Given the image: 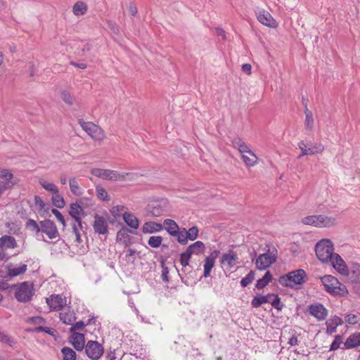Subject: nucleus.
I'll return each instance as SVG.
<instances>
[{"mask_svg": "<svg viewBox=\"0 0 360 360\" xmlns=\"http://www.w3.org/2000/svg\"><path fill=\"white\" fill-rule=\"evenodd\" d=\"M91 173L96 177L114 181L133 180L137 176L134 173H120L114 170L98 168L93 169Z\"/></svg>", "mask_w": 360, "mask_h": 360, "instance_id": "nucleus-1", "label": "nucleus"}, {"mask_svg": "<svg viewBox=\"0 0 360 360\" xmlns=\"http://www.w3.org/2000/svg\"><path fill=\"white\" fill-rule=\"evenodd\" d=\"M321 282L326 291L333 295L345 296L348 294L346 286L331 275H326L322 277Z\"/></svg>", "mask_w": 360, "mask_h": 360, "instance_id": "nucleus-2", "label": "nucleus"}, {"mask_svg": "<svg viewBox=\"0 0 360 360\" xmlns=\"http://www.w3.org/2000/svg\"><path fill=\"white\" fill-rule=\"evenodd\" d=\"M333 244L329 239H322L315 246L318 259L322 262H329L335 253L333 252Z\"/></svg>", "mask_w": 360, "mask_h": 360, "instance_id": "nucleus-3", "label": "nucleus"}, {"mask_svg": "<svg viewBox=\"0 0 360 360\" xmlns=\"http://www.w3.org/2000/svg\"><path fill=\"white\" fill-rule=\"evenodd\" d=\"M302 222L306 225L316 227H330L336 224V219L333 217L324 214L311 215L304 217Z\"/></svg>", "mask_w": 360, "mask_h": 360, "instance_id": "nucleus-4", "label": "nucleus"}, {"mask_svg": "<svg viewBox=\"0 0 360 360\" xmlns=\"http://www.w3.org/2000/svg\"><path fill=\"white\" fill-rule=\"evenodd\" d=\"M15 297L18 302H28L34 294L33 285L27 281L14 285Z\"/></svg>", "mask_w": 360, "mask_h": 360, "instance_id": "nucleus-5", "label": "nucleus"}, {"mask_svg": "<svg viewBox=\"0 0 360 360\" xmlns=\"http://www.w3.org/2000/svg\"><path fill=\"white\" fill-rule=\"evenodd\" d=\"M266 248H268L266 252L260 255L255 261L256 266L259 270L266 269L277 259V250L274 247L271 248L269 245Z\"/></svg>", "mask_w": 360, "mask_h": 360, "instance_id": "nucleus-6", "label": "nucleus"}, {"mask_svg": "<svg viewBox=\"0 0 360 360\" xmlns=\"http://www.w3.org/2000/svg\"><path fill=\"white\" fill-rule=\"evenodd\" d=\"M306 275L303 269H298L291 271L285 276L279 278L278 282L281 285L286 287H292L295 284L304 283V276Z\"/></svg>", "mask_w": 360, "mask_h": 360, "instance_id": "nucleus-7", "label": "nucleus"}, {"mask_svg": "<svg viewBox=\"0 0 360 360\" xmlns=\"http://www.w3.org/2000/svg\"><path fill=\"white\" fill-rule=\"evenodd\" d=\"M79 124L94 140L103 141L105 138L104 131L98 125L91 122H84L82 120H79Z\"/></svg>", "mask_w": 360, "mask_h": 360, "instance_id": "nucleus-8", "label": "nucleus"}, {"mask_svg": "<svg viewBox=\"0 0 360 360\" xmlns=\"http://www.w3.org/2000/svg\"><path fill=\"white\" fill-rule=\"evenodd\" d=\"M85 352L89 358L97 360L103 355L104 349L102 345L98 342L89 341L85 346Z\"/></svg>", "mask_w": 360, "mask_h": 360, "instance_id": "nucleus-9", "label": "nucleus"}, {"mask_svg": "<svg viewBox=\"0 0 360 360\" xmlns=\"http://www.w3.org/2000/svg\"><path fill=\"white\" fill-rule=\"evenodd\" d=\"M41 232L44 233L49 239H55L59 237V232L55 223L50 219L39 221Z\"/></svg>", "mask_w": 360, "mask_h": 360, "instance_id": "nucleus-10", "label": "nucleus"}, {"mask_svg": "<svg viewBox=\"0 0 360 360\" xmlns=\"http://www.w3.org/2000/svg\"><path fill=\"white\" fill-rule=\"evenodd\" d=\"M46 304L52 311H60L67 304L66 297L60 295L53 294L46 299Z\"/></svg>", "mask_w": 360, "mask_h": 360, "instance_id": "nucleus-11", "label": "nucleus"}, {"mask_svg": "<svg viewBox=\"0 0 360 360\" xmlns=\"http://www.w3.org/2000/svg\"><path fill=\"white\" fill-rule=\"evenodd\" d=\"M238 259L237 254L230 250L229 252L222 255L220 262L226 270L230 271L237 264Z\"/></svg>", "mask_w": 360, "mask_h": 360, "instance_id": "nucleus-12", "label": "nucleus"}, {"mask_svg": "<svg viewBox=\"0 0 360 360\" xmlns=\"http://www.w3.org/2000/svg\"><path fill=\"white\" fill-rule=\"evenodd\" d=\"M94 230L96 233L105 235L108 232V225L106 219L98 214H95L93 224Z\"/></svg>", "mask_w": 360, "mask_h": 360, "instance_id": "nucleus-13", "label": "nucleus"}, {"mask_svg": "<svg viewBox=\"0 0 360 360\" xmlns=\"http://www.w3.org/2000/svg\"><path fill=\"white\" fill-rule=\"evenodd\" d=\"M170 210V205L167 200L156 202L151 207L150 212L154 217H160Z\"/></svg>", "mask_w": 360, "mask_h": 360, "instance_id": "nucleus-14", "label": "nucleus"}, {"mask_svg": "<svg viewBox=\"0 0 360 360\" xmlns=\"http://www.w3.org/2000/svg\"><path fill=\"white\" fill-rule=\"evenodd\" d=\"M219 253V250H215L212 251L209 256L205 257L203 274L205 278H207L210 276V272L214 266L215 259L218 257Z\"/></svg>", "mask_w": 360, "mask_h": 360, "instance_id": "nucleus-15", "label": "nucleus"}, {"mask_svg": "<svg viewBox=\"0 0 360 360\" xmlns=\"http://www.w3.org/2000/svg\"><path fill=\"white\" fill-rule=\"evenodd\" d=\"M84 213V209L77 202L71 203L69 214L75 219L73 223L77 224L80 229L83 228L80 215Z\"/></svg>", "mask_w": 360, "mask_h": 360, "instance_id": "nucleus-16", "label": "nucleus"}, {"mask_svg": "<svg viewBox=\"0 0 360 360\" xmlns=\"http://www.w3.org/2000/svg\"><path fill=\"white\" fill-rule=\"evenodd\" d=\"M331 265L342 275L348 274V269L345 264V261L341 258L338 254H335L333 259L329 262Z\"/></svg>", "mask_w": 360, "mask_h": 360, "instance_id": "nucleus-17", "label": "nucleus"}, {"mask_svg": "<svg viewBox=\"0 0 360 360\" xmlns=\"http://www.w3.org/2000/svg\"><path fill=\"white\" fill-rule=\"evenodd\" d=\"M70 342L76 350L82 351L84 348V335L74 332L70 337Z\"/></svg>", "mask_w": 360, "mask_h": 360, "instance_id": "nucleus-18", "label": "nucleus"}, {"mask_svg": "<svg viewBox=\"0 0 360 360\" xmlns=\"http://www.w3.org/2000/svg\"><path fill=\"white\" fill-rule=\"evenodd\" d=\"M163 230L162 224L156 221H146L143 224L141 231L143 233H153Z\"/></svg>", "mask_w": 360, "mask_h": 360, "instance_id": "nucleus-19", "label": "nucleus"}, {"mask_svg": "<svg viewBox=\"0 0 360 360\" xmlns=\"http://www.w3.org/2000/svg\"><path fill=\"white\" fill-rule=\"evenodd\" d=\"M343 321L340 316H333L331 319L326 320V333L328 335H332L336 332L337 327L342 324Z\"/></svg>", "mask_w": 360, "mask_h": 360, "instance_id": "nucleus-20", "label": "nucleus"}, {"mask_svg": "<svg viewBox=\"0 0 360 360\" xmlns=\"http://www.w3.org/2000/svg\"><path fill=\"white\" fill-rule=\"evenodd\" d=\"M162 226L163 229L166 230V231L172 236H176L178 233L177 231L180 229L176 222L171 219H165Z\"/></svg>", "mask_w": 360, "mask_h": 360, "instance_id": "nucleus-21", "label": "nucleus"}, {"mask_svg": "<svg viewBox=\"0 0 360 360\" xmlns=\"http://www.w3.org/2000/svg\"><path fill=\"white\" fill-rule=\"evenodd\" d=\"M345 349H352L360 346V333L351 334L344 343Z\"/></svg>", "mask_w": 360, "mask_h": 360, "instance_id": "nucleus-22", "label": "nucleus"}, {"mask_svg": "<svg viewBox=\"0 0 360 360\" xmlns=\"http://www.w3.org/2000/svg\"><path fill=\"white\" fill-rule=\"evenodd\" d=\"M258 20L263 25L270 27H275L276 26V22L271 15V14L268 12H262L259 13L257 16Z\"/></svg>", "mask_w": 360, "mask_h": 360, "instance_id": "nucleus-23", "label": "nucleus"}, {"mask_svg": "<svg viewBox=\"0 0 360 360\" xmlns=\"http://www.w3.org/2000/svg\"><path fill=\"white\" fill-rule=\"evenodd\" d=\"M188 253L192 255H200L205 250V244L202 241H196L187 247L186 250Z\"/></svg>", "mask_w": 360, "mask_h": 360, "instance_id": "nucleus-24", "label": "nucleus"}, {"mask_svg": "<svg viewBox=\"0 0 360 360\" xmlns=\"http://www.w3.org/2000/svg\"><path fill=\"white\" fill-rule=\"evenodd\" d=\"M347 275L352 283H360V264H352Z\"/></svg>", "mask_w": 360, "mask_h": 360, "instance_id": "nucleus-25", "label": "nucleus"}, {"mask_svg": "<svg viewBox=\"0 0 360 360\" xmlns=\"http://www.w3.org/2000/svg\"><path fill=\"white\" fill-rule=\"evenodd\" d=\"M17 246V243L14 237L5 235L0 238V248H14Z\"/></svg>", "mask_w": 360, "mask_h": 360, "instance_id": "nucleus-26", "label": "nucleus"}, {"mask_svg": "<svg viewBox=\"0 0 360 360\" xmlns=\"http://www.w3.org/2000/svg\"><path fill=\"white\" fill-rule=\"evenodd\" d=\"M310 315H327L328 311L323 304L316 302L308 307Z\"/></svg>", "mask_w": 360, "mask_h": 360, "instance_id": "nucleus-27", "label": "nucleus"}, {"mask_svg": "<svg viewBox=\"0 0 360 360\" xmlns=\"http://www.w3.org/2000/svg\"><path fill=\"white\" fill-rule=\"evenodd\" d=\"M123 219L125 223L131 228L137 229L139 226V221L138 218L133 214L125 212L123 214Z\"/></svg>", "mask_w": 360, "mask_h": 360, "instance_id": "nucleus-28", "label": "nucleus"}, {"mask_svg": "<svg viewBox=\"0 0 360 360\" xmlns=\"http://www.w3.org/2000/svg\"><path fill=\"white\" fill-rule=\"evenodd\" d=\"M129 232V231L126 228H123L120 230L117 233V240L124 243L126 245H129L131 240V238L128 234ZM130 233H133L132 231H130Z\"/></svg>", "mask_w": 360, "mask_h": 360, "instance_id": "nucleus-29", "label": "nucleus"}, {"mask_svg": "<svg viewBox=\"0 0 360 360\" xmlns=\"http://www.w3.org/2000/svg\"><path fill=\"white\" fill-rule=\"evenodd\" d=\"M305 120L304 125L307 129L311 130L314 127V118L311 111L308 109L307 104H304Z\"/></svg>", "mask_w": 360, "mask_h": 360, "instance_id": "nucleus-30", "label": "nucleus"}, {"mask_svg": "<svg viewBox=\"0 0 360 360\" xmlns=\"http://www.w3.org/2000/svg\"><path fill=\"white\" fill-rule=\"evenodd\" d=\"M248 155H246L245 153L242 155V159L243 162L248 167L255 165L257 163V157L252 151H251L250 153H248Z\"/></svg>", "mask_w": 360, "mask_h": 360, "instance_id": "nucleus-31", "label": "nucleus"}, {"mask_svg": "<svg viewBox=\"0 0 360 360\" xmlns=\"http://www.w3.org/2000/svg\"><path fill=\"white\" fill-rule=\"evenodd\" d=\"M87 11V6L83 1H77L72 8V12L75 15H84Z\"/></svg>", "mask_w": 360, "mask_h": 360, "instance_id": "nucleus-32", "label": "nucleus"}, {"mask_svg": "<svg viewBox=\"0 0 360 360\" xmlns=\"http://www.w3.org/2000/svg\"><path fill=\"white\" fill-rule=\"evenodd\" d=\"M272 276L269 271H266L264 276L259 279L256 283V288L258 289H262L271 282Z\"/></svg>", "mask_w": 360, "mask_h": 360, "instance_id": "nucleus-33", "label": "nucleus"}, {"mask_svg": "<svg viewBox=\"0 0 360 360\" xmlns=\"http://www.w3.org/2000/svg\"><path fill=\"white\" fill-rule=\"evenodd\" d=\"M191 257V255L186 250L182 252L180 255V263L182 266L181 271L183 273H186L187 270V266L189 264Z\"/></svg>", "mask_w": 360, "mask_h": 360, "instance_id": "nucleus-34", "label": "nucleus"}, {"mask_svg": "<svg viewBox=\"0 0 360 360\" xmlns=\"http://www.w3.org/2000/svg\"><path fill=\"white\" fill-rule=\"evenodd\" d=\"M61 352L63 354V360H75L76 353L75 352L70 348L65 347L62 349Z\"/></svg>", "mask_w": 360, "mask_h": 360, "instance_id": "nucleus-35", "label": "nucleus"}, {"mask_svg": "<svg viewBox=\"0 0 360 360\" xmlns=\"http://www.w3.org/2000/svg\"><path fill=\"white\" fill-rule=\"evenodd\" d=\"M52 202L55 207L60 209L63 208L65 205L63 197L59 194V192L53 194Z\"/></svg>", "mask_w": 360, "mask_h": 360, "instance_id": "nucleus-36", "label": "nucleus"}, {"mask_svg": "<svg viewBox=\"0 0 360 360\" xmlns=\"http://www.w3.org/2000/svg\"><path fill=\"white\" fill-rule=\"evenodd\" d=\"M27 265L23 264L19 266L18 267L9 269L8 274L11 277L17 276L18 275L24 274L27 270Z\"/></svg>", "mask_w": 360, "mask_h": 360, "instance_id": "nucleus-37", "label": "nucleus"}, {"mask_svg": "<svg viewBox=\"0 0 360 360\" xmlns=\"http://www.w3.org/2000/svg\"><path fill=\"white\" fill-rule=\"evenodd\" d=\"M162 240L163 238L160 236H153L149 238L148 244L151 248H158L161 245Z\"/></svg>", "mask_w": 360, "mask_h": 360, "instance_id": "nucleus-38", "label": "nucleus"}, {"mask_svg": "<svg viewBox=\"0 0 360 360\" xmlns=\"http://www.w3.org/2000/svg\"><path fill=\"white\" fill-rule=\"evenodd\" d=\"M269 303L271 307H274L278 310H281L283 307V304L281 302V299L278 295L271 294L269 298Z\"/></svg>", "mask_w": 360, "mask_h": 360, "instance_id": "nucleus-39", "label": "nucleus"}, {"mask_svg": "<svg viewBox=\"0 0 360 360\" xmlns=\"http://www.w3.org/2000/svg\"><path fill=\"white\" fill-rule=\"evenodd\" d=\"M96 192L97 197L103 201L110 200L109 195L106 190L101 186H97L96 188Z\"/></svg>", "mask_w": 360, "mask_h": 360, "instance_id": "nucleus-40", "label": "nucleus"}, {"mask_svg": "<svg viewBox=\"0 0 360 360\" xmlns=\"http://www.w3.org/2000/svg\"><path fill=\"white\" fill-rule=\"evenodd\" d=\"M28 332H45L52 336L55 335L56 330L52 328L39 326L34 328H28L27 329Z\"/></svg>", "mask_w": 360, "mask_h": 360, "instance_id": "nucleus-41", "label": "nucleus"}, {"mask_svg": "<svg viewBox=\"0 0 360 360\" xmlns=\"http://www.w3.org/2000/svg\"><path fill=\"white\" fill-rule=\"evenodd\" d=\"M39 184L44 189L51 192L53 194L58 193V189L53 183H49L44 180H40Z\"/></svg>", "mask_w": 360, "mask_h": 360, "instance_id": "nucleus-42", "label": "nucleus"}, {"mask_svg": "<svg viewBox=\"0 0 360 360\" xmlns=\"http://www.w3.org/2000/svg\"><path fill=\"white\" fill-rule=\"evenodd\" d=\"M26 227L34 231L36 234H38L39 232H41V225L37 224L35 220L32 219L27 220L26 223Z\"/></svg>", "mask_w": 360, "mask_h": 360, "instance_id": "nucleus-43", "label": "nucleus"}, {"mask_svg": "<svg viewBox=\"0 0 360 360\" xmlns=\"http://www.w3.org/2000/svg\"><path fill=\"white\" fill-rule=\"evenodd\" d=\"M176 236L177 237V241L181 245H186L188 243V238L186 236V229L183 228L177 231Z\"/></svg>", "mask_w": 360, "mask_h": 360, "instance_id": "nucleus-44", "label": "nucleus"}, {"mask_svg": "<svg viewBox=\"0 0 360 360\" xmlns=\"http://www.w3.org/2000/svg\"><path fill=\"white\" fill-rule=\"evenodd\" d=\"M289 334L290 335V337L288 339V344L290 346H295L298 345V338L300 335V333H298L295 330H290L289 331Z\"/></svg>", "mask_w": 360, "mask_h": 360, "instance_id": "nucleus-45", "label": "nucleus"}, {"mask_svg": "<svg viewBox=\"0 0 360 360\" xmlns=\"http://www.w3.org/2000/svg\"><path fill=\"white\" fill-rule=\"evenodd\" d=\"M198 232L199 230L196 226L191 227L188 230L186 229V236L190 240H195L198 238Z\"/></svg>", "mask_w": 360, "mask_h": 360, "instance_id": "nucleus-46", "label": "nucleus"}, {"mask_svg": "<svg viewBox=\"0 0 360 360\" xmlns=\"http://www.w3.org/2000/svg\"><path fill=\"white\" fill-rule=\"evenodd\" d=\"M69 184H70V188L71 192L73 194H75L76 195H79L82 194L79 184L75 178L70 179Z\"/></svg>", "mask_w": 360, "mask_h": 360, "instance_id": "nucleus-47", "label": "nucleus"}, {"mask_svg": "<svg viewBox=\"0 0 360 360\" xmlns=\"http://www.w3.org/2000/svg\"><path fill=\"white\" fill-rule=\"evenodd\" d=\"M324 147L321 143H316L314 148L307 147V155H314L316 153H321L323 151Z\"/></svg>", "mask_w": 360, "mask_h": 360, "instance_id": "nucleus-48", "label": "nucleus"}, {"mask_svg": "<svg viewBox=\"0 0 360 360\" xmlns=\"http://www.w3.org/2000/svg\"><path fill=\"white\" fill-rule=\"evenodd\" d=\"M342 336L337 335L335 336V339L330 345L329 351H335L340 347V345L342 343Z\"/></svg>", "mask_w": 360, "mask_h": 360, "instance_id": "nucleus-49", "label": "nucleus"}, {"mask_svg": "<svg viewBox=\"0 0 360 360\" xmlns=\"http://www.w3.org/2000/svg\"><path fill=\"white\" fill-rule=\"evenodd\" d=\"M255 278V274L252 271H250L245 277L243 278L240 281V284L243 287H246L250 284Z\"/></svg>", "mask_w": 360, "mask_h": 360, "instance_id": "nucleus-50", "label": "nucleus"}, {"mask_svg": "<svg viewBox=\"0 0 360 360\" xmlns=\"http://www.w3.org/2000/svg\"><path fill=\"white\" fill-rule=\"evenodd\" d=\"M16 181H0V197L3 193L16 184Z\"/></svg>", "mask_w": 360, "mask_h": 360, "instance_id": "nucleus-51", "label": "nucleus"}, {"mask_svg": "<svg viewBox=\"0 0 360 360\" xmlns=\"http://www.w3.org/2000/svg\"><path fill=\"white\" fill-rule=\"evenodd\" d=\"M13 177V175L9 170L6 169L0 170V178L4 179V181H11Z\"/></svg>", "mask_w": 360, "mask_h": 360, "instance_id": "nucleus-52", "label": "nucleus"}, {"mask_svg": "<svg viewBox=\"0 0 360 360\" xmlns=\"http://www.w3.org/2000/svg\"><path fill=\"white\" fill-rule=\"evenodd\" d=\"M124 209L125 207L123 205L114 206L110 210V212L115 218H117L120 216L121 212L124 211Z\"/></svg>", "mask_w": 360, "mask_h": 360, "instance_id": "nucleus-53", "label": "nucleus"}, {"mask_svg": "<svg viewBox=\"0 0 360 360\" xmlns=\"http://www.w3.org/2000/svg\"><path fill=\"white\" fill-rule=\"evenodd\" d=\"M72 232L75 235V240L80 243L82 242V239H81V236H80V233H79V230H82V229H80L79 226H78L77 224L76 223H72Z\"/></svg>", "mask_w": 360, "mask_h": 360, "instance_id": "nucleus-54", "label": "nucleus"}, {"mask_svg": "<svg viewBox=\"0 0 360 360\" xmlns=\"http://www.w3.org/2000/svg\"><path fill=\"white\" fill-rule=\"evenodd\" d=\"M136 251L135 250L129 248L125 255L127 263L133 264L135 261V254Z\"/></svg>", "mask_w": 360, "mask_h": 360, "instance_id": "nucleus-55", "label": "nucleus"}, {"mask_svg": "<svg viewBox=\"0 0 360 360\" xmlns=\"http://www.w3.org/2000/svg\"><path fill=\"white\" fill-rule=\"evenodd\" d=\"M0 340L5 343H7L9 346L13 347V345L15 343L13 339L9 337L8 335H6L0 331Z\"/></svg>", "mask_w": 360, "mask_h": 360, "instance_id": "nucleus-56", "label": "nucleus"}, {"mask_svg": "<svg viewBox=\"0 0 360 360\" xmlns=\"http://www.w3.org/2000/svg\"><path fill=\"white\" fill-rule=\"evenodd\" d=\"M61 98L65 103H66L70 105H72V103H73L72 97L68 91H62Z\"/></svg>", "mask_w": 360, "mask_h": 360, "instance_id": "nucleus-57", "label": "nucleus"}, {"mask_svg": "<svg viewBox=\"0 0 360 360\" xmlns=\"http://www.w3.org/2000/svg\"><path fill=\"white\" fill-rule=\"evenodd\" d=\"M26 321L28 323H43L45 322V320L42 316H30Z\"/></svg>", "mask_w": 360, "mask_h": 360, "instance_id": "nucleus-58", "label": "nucleus"}, {"mask_svg": "<svg viewBox=\"0 0 360 360\" xmlns=\"http://www.w3.org/2000/svg\"><path fill=\"white\" fill-rule=\"evenodd\" d=\"M52 213L56 216L57 219L62 223L63 226H66L65 220L63 216V214L56 209H52Z\"/></svg>", "mask_w": 360, "mask_h": 360, "instance_id": "nucleus-59", "label": "nucleus"}, {"mask_svg": "<svg viewBox=\"0 0 360 360\" xmlns=\"http://www.w3.org/2000/svg\"><path fill=\"white\" fill-rule=\"evenodd\" d=\"M84 323L83 321H77L76 322L70 329V332L72 333H73L74 332H75L76 330H83V328H84Z\"/></svg>", "mask_w": 360, "mask_h": 360, "instance_id": "nucleus-60", "label": "nucleus"}, {"mask_svg": "<svg viewBox=\"0 0 360 360\" xmlns=\"http://www.w3.org/2000/svg\"><path fill=\"white\" fill-rule=\"evenodd\" d=\"M34 200V203L38 207L39 210H42L44 209L45 203L43 202V200L39 196L35 195Z\"/></svg>", "mask_w": 360, "mask_h": 360, "instance_id": "nucleus-61", "label": "nucleus"}, {"mask_svg": "<svg viewBox=\"0 0 360 360\" xmlns=\"http://www.w3.org/2000/svg\"><path fill=\"white\" fill-rule=\"evenodd\" d=\"M238 150L242 153H250L252 150L249 148V147L246 145L245 142L240 145V146L238 148Z\"/></svg>", "mask_w": 360, "mask_h": 360, "instance_id": "nucleus-62", "label": "nucleus"}, {"mask_svg": "<svg viewBox=\"0 0 360 360\" xmlns=\"http://www.w3.org/2000/svg\"><path fill=\"white\" fill-rule=\"evenodd\" d=\"M231 142H232L233 146L238 149L240 146V145H242V143H243L244 141L240 138L236 137L232 140Z\"/></svg>", "mask_w": 360, "mask_h": 360, "instance_id": "nucleus-63", "label": "nucleus"}, {"mask_svg": "<svg viewBox=\"0 0 360 360\" xmlns=\"http://www.w3.org/2000/svg\"><path fill=\"white\" fill-rule=\"evenodd\" d=\"M242 71L248 75L252 72V66L250 63H245L242 65Z\"/></svg>", "mask_w": 360, "mask_h": 360, "instance_id": "nucleus-64", "label": "nucleus"}]
</instances>
